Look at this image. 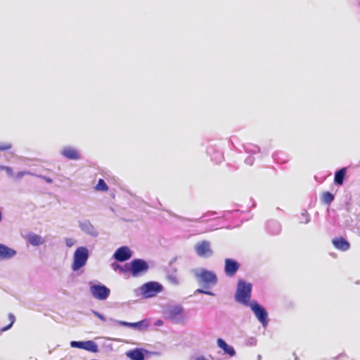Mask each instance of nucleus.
I'll return each mask as SVG.
<instances>
[{"instance_id":"nucleus-14","label":"nucleus","mask_w":360,"mask_h":360,"mask_svg":"<svg viewBox=\"0 0 360 360\" xmlns=\"http://www.w3.org/2000/svg\"><path fill=\"white\" fill-rule=\"evenodd\" d=\"M60 154L68 160H78L81 159V154L79 151L72 146L64 147L61 150Z\"/></svg>"},{"instance_id":"nucleus-40","label":"nucleus","mask_w":360,"mask_h":360,"mask_svg":"<svg viewBox=\"0 0 360 360\" xmlns=\"http://www.w3.org/2000/svg\"><path fill=\"white\" fill-rule=\"evenodd\" d=\"M257 344V340L256 338L251 337L248 340V345L251 346H255Z\"/></svg>"},{"instance_id":"nucleus-38","label":"nucleus","mask_w":360,"mask_h":360,"mask_svg":"<svg viewBox=\"0 0 360 360\" xmlns=\"http://www.w3.org/2000/svg\"><path fill=\"white\" fill-rule=\"evenodd\" d=\"M254 161H255L254 158L250 155L245 158V163L251 166L253 165Z\"/></svg>"},{"instance_id":"nucleus-3","label":"nucleus","mask_w":360,"mask_h":360,"mask_svg":"<svg viewBox=\"0 0 360 360\" xmlns=\"http://www.w3.org/2000/svg\"><path fill=\"white\" fill-rule=\"evenodd\" d=\"M125 273L136 278L145 275L149 270L148 263L143 259L136 258L125 264Z\"/></svg>"},{"instance_id":"nucleus-30","label":"nucleus","mask_w":360,"mask_h":360,"mask_svg":"<svg viewBox=\"0 0 360 360\" xmlns=\"http://www.w3.org/2000/svg\"><path fill=\"white\" fill-rule=\"evenodd\" d=\"M172 216H174V217H177L178 219H179L181 220L187 221H192V222H196V223L205 222V221H208V219H201V218H198V219H185L184 217H181L177 216V215H174V214H172Z\"/></svg>"},{"instance_id":"nucleus-23","label":"nucleus","mask_w":360,"mask_h":360,"mask_svg":"<svg viewBox=\"0 0 360 360\" xmlns=\"http://www.w3.org/2000/svg\"><path fill=\"white\" fill-rule=\"evenodd\" d=\"M212 152H214V148L210 147L207 149V153L210 155L214 162L216 163L221 162L223 160V154L220 151H216L214 154H212Z\"/></svg>"},{"instance_id":"nucleus-9","label":"nucleus","mask_w":360,"mask_h":360,"mask_svg":"<svg viewBox=\"0 0 360 360\" xmlns=\"http://www.w3.org/2000/svg\"><path fill=\"white\" fill-rule=\"evenodd\" d=\"M92 296L98 300H105L110 294V290L103 284H93L90 286Z\"/></svg>"},{"instance_id":"nucleus-10","label":"nucleus","mask_w":360,"mask_h":360,"mask_svg":"<svg viewBox=\"0 0 360 360\" xmlns=\"http://www.w3.org/2000/svg\"><path fill=\"white\" fill-rule=\"evenodd\" d=\"M70 346L73 348L82 349L91 352H98V345L93 340L86 341H71Z\"/></svg>"},{"instance_id":"nucleus-25","label":"nucleus","mask_w":360,"mask_h":360,"mask_svg":"<svg viewBox=\"0 0 360 360\" xmlns=\"http://www.w3.org/2000/svg\"><path fill=\"white\" fill-rule=\"evenodd\" d=\"M334 195L329 191H326L322 195V202L326 205H330L334 200Z\"/></svg>"},{"instance_id":"nucleus-35","label":"nucleus","mask_w":360,"mask_h":360,"mask_svg":"<svg viewBox=\"0 0 360 360\" xmlns=\"http://www.w3.org/2000/svg\"><path fill=\"white\" fill-rule=\"evenodd\" d=\"M12 148L11 143H0V151H5Z\"/></svg>"},{"instance_id":"nucleus-26","label":"nucleus","mask_w":360,"mask_h":360,"mask_svg":"<svg viewBox=\"0 0 360 360\" xmlns=\"http://www.w3.org/2000/svg\"><path fill=\"white\" fill-rule=\"evenodd\" d=\"M96 189L97 191H107L108 190V186L103 179H99L98 184L96 186Z\"/></svg>"},{"instance_id":"nucleus-41","label":"nucleus","mask_w":360,"mask_h":360,"mask_svg":"<svg viewBox=\"0 0 360 360\" xmlns=\"http://www.w3.org/2000/svg\"><path fill=\"white\" fill-rule=\"evenodd\" d=\"M4 171L10 176H12L13 175V171L12 168L10 167L6 166V167H4Z\"/></svg>"},{"instance_id":"nucleus-17","label":"nucleus","mask_w":360,"mask_h":360,"mask_svg":"<svg viewBox=\"0 0 360 360\" xmlns=\"http://www.w3.org/2000/svg\"><path fill=\"white\" fill-rule=\"evenodd\" d=\"M332 244L336 249L342 252H345L350 248L349 242L342 236L334 238L332 240Z\"/></svg>"},{"instance_id":"nucleus-42","label":"nucleus","mask_w":360,"mask_h":360,"mask_svg":"<svg viewBox=\"0 0 360 360\" xmlns=\"http://www.w3.org/2000/svg\"><path fill=\"white\" fill-rule=\"evenodd\" d=\"M162 325H163V321L161 319H158L155 322V326H161Z\"/></svg>"},{"instance_id":"nucleus-31","label":"nucleus","mask_w":360,"mask_h":360,"mask_svg":"<svg viewBox=\"0 0 360 360\" xmlns=\"http://www.w3.org/2000/svg\"><path fill=\"white\" fill-rule=\"evenodd\" d=\"M194 294H205L210 296H215V294L210 290H207V289L203 288H198L195 290Z\"/></svg>"},{"instance_id":"nucleus-11","label":"nucleus","mask_w":360,"mask_h":360,"mask_svg":"<svg viewBox=\"0 0 360 360\" xmlns=\"http://www.w3.org/2000/svg\"><path fill=\"white\" fill-rule=\"evenodd\" d=\"M133 255L132 251L128 246H121L117 248L113 255L112 258L120 262H124L129 260Z\"/></svg>"},{"instance_id":"nucleus-5","label":"nucleus","mask_w":360,"mask_h":360,"mask_svg":"<svg viewBox=\"0 0 360 360\" xmlns=\"http://www.w3.org/2000/svg\"><path fill=\"white\" fill-rule=\"evenodd\" d=\"M184 308L181 304L169 306L163 310V315L165 319L174 323H181L184 322Z\"/></svg>"},{"instance_id":"nucleus-13","label":"nucleus","mask_w":360,"mask_h":360,"mask_svg":"<svg viewBox=\"0 0 360 360\" xmlns=\"http://www.w3.org/2000/svg\"><path fill=\"white\" fill-rule=\"evenodd\" d=\"M79 227L84 233L91 237H97L99 234L94 226L88 219L79 221Z\"/></svg>"},{"instance_id":"nucleus-18","label":"nucleus","mask_w":360,"mask_h":360,"mask_svg":"<svg viewBox=\"0 0 360 360\" xmlns=\"http://www.w3.org/2000/svg\"><path fill=\"white\" fill-rule=\"evenodd\" d=\"M114 321L122 326L132 328L139 330H141L143 327L144 329H146L148 328V323L146 320H141L140 321L134 323L117 320H115Z\"/></svg>"},{"instance_id":"nucleus-19","label":"nucleus","mask_w":360,"mask_h":360,"mask_svg":"<svg viewBox=\"0 0 360 360\" xmlns=\"http://www.w3.org/2000/svg\"><path fill=\"white\" fill-rule=\"evenodd\" d=\"M147 351L143 348H136L129 350L126 355L131 360H144Z\"/></svg>"},{"instance_id":"nucleus-20","label":"nucleus","mask_w":360,"mask_h":360,"mask_svg":"<svg viewBox=\"0 0 360 360\" xmlns=\"http://www.w3.org/2000/svg\"><path fill=\"white\" fill-rule=\"evenodd\" d=\"M347 168L342 167L337 170L334 175V184L338 186H342L346 177Z\"/></svg>"},{"instance_id":"nucleus-28","label":"nucleus","mask_w":360,"mask_h":360,"mask_svg":"<svg viewBox=\"0 0 360 360\" xmlns=\"http://www.w3.org/2000/svg\"><path fill=\"white\" fill-rule=\"evenodd\" d=\"M167 280L170 284L174 285H179L180 284L179 279L174 274H168L167 276Z\"/></svg>"},{"instance_id":"nucleus-43","label":"nucleus","mask_w":360,"mask_h":360,"mask_svg":"<svg viewBox=\"0 0 360 360\" xmlns=\"http://www.w3.org/2000/svg\"><path fill=\"white\" fill-rule=\"evenodd\" d=\"M161 206H162V204L160 202H158V206H154V207L156 209H158V210H162Z\"/></svg>"},{"instance_id":"nucleus-6","label":"nucleus","mask_w":360,"mask_h":360,"mask_svg":"<svg viewBox=\"0 0 360 360\" xmlns=\"http://www.w3.org/2000/svg\"><path fill=\"white\" fill-rule=\"evenodd\" d=\"M164 290L163 285L158 281H148L140 287V291L143 297L146 299L155 297Z\"/></svg>"},{"instance_id":"nucleus-22","label":"nucleus","mask_w":360,"mask_h":360,"mask_svg":"<svg viewBox=\"0 0 360 360\" xmlns=\"http://www.w3.org/2000/svg\"><path fill=\"white\" fill-rule=\"evenodd\" d=\"M267 230L272 235H278L281 231V225L276 220H269L267 223Z\"/></svg>"},{"instance_id":"nucleus-16","label":"nucleus","mask_w":360,"mask_h":360,"mask_svg":"<svg viewBox=\"0 0 360 360\" xmlns=\"http://www.w3.org/2000/svg\"><path fill=\"white\" fill-rule=\"evenodd\" d=\"M217 345L219 348L223 350L224 354L229 356L230 357L235 356L236 354V352L234 347L231 345H229L226 343V342L222 338H218L217 340Z\"/></svg>"},{"instance_id":"nucleus-33","label":"nucleus","mask_w":360,"mask_h":360,"mask_svg":"<svg viewBox=\"0 0 360 360\" xmlns=\"http://www.w3.org/2000/svg\"><path fill=\"white\" fill-rule=\"evenodd\" d=\"M112 268L115 270V271H117V270H119L122 272H124L125 273V264L122 266H121L120 264H119L117 262H113L112 264Z\"/></svg>"},{"instance_id":"nucleus-36","label":"nucleus","mask_w":360,"mask_h":360,"mask_svg":"<svg viewBox=\"0 0 360 360\" xmlns=\"http://www.w3.org/2000/svg\"><path fill=\"white\" fill-rule=\"evenodd\" d=\"M91 312L93 313L94 315H95L96 317H98L101 321H106L105 317L103 314L99 313L98 311H97L96 310H94V309H91Z\"/></svg>"},{"instance_id":"nucleus-39","label":"nucleus","mask_w":360,"mask_h":360,"mask_svg":"<svg viewBox=\"0 0 360 360\" xmlns=\"http://www.w3.org/2000/svg\"><path fill=\"white\" fill-rule=\"evenodd\" d=\"M217 214V212L215 211H208L207 212L205 213L202 216V218H207L208 217H212V216L216 215Z\"/></svg>"},{"instance_id":"nucleus-37","label":"nucleus","mask_w":360,"mask_h":360,"mask_svg":"<svg viewBox=\"0 0 360 360\" xmlns=\"http://www.w3.org/2000/svg\"><path fill=\"white\" fill-rule=\"evenodd\" d=\"M75 243V240L71 238H65V244L68 248H70L74 245Z\"/></svg>"},{"instance_id":"nucleus-34","label":"nucleus","mask_w":360,"mask_h":360,"mask_svg":"<svg viewBox=\"0 0 360 360\" xmlns=\"http://www.w3.org/2000/svg\"><path fill=\"white\" fill-rule=\"evenodd\" d=\"M34 176H37V177H38L39 179H41L44 180L48 184L53 183V180L50 177H48V176H44V175H41V174H35Z\"/></svg>"},{"instance_id":"nucleus-32","label":"nucleus","mask_w":360,"mask_h":360,"mask_svg":"<svg viewBox=\"0 0 360 360\" xmlns=\"http://www.w3.org/2000/svg\"><path fill=\"white\" fill-rule=\"evenodd\" d=\"M25 175H31V176H34L35 174H33L29 171H21V172H18L16 175H15V178L17 179H21L22 177H23Z\"/></svg>"},{"instance_id":"nucleus-21","label":"nucleus","mask_w":360,"mask_h":360,"mask_svg":"<svg viewBox=\"0 0 360 360\" xmlns=\"http://www.w3.org/2000/svg\"><path fill=\"white\" fill-rule=\"evenodd\" d=\"M28 243L33 246H39L44 243V239L39 235L30 232L27 236Z\"/></svg>"},{"instance_id":"nucleus-44","label":"nucleus","mask_w":360,"mask_h":360,"mask_svg":"<svg viewBox=\"0 0 360 360\" xmlns=\"http://www.w3.org/2000/svg\"><path fill=\"white\" fill-rule=\"evenodd\" d=\"M6 166H4V165H0V170H4V167H6Z\"/></svg>"},{"instance_id":"nucleus-15","label":"nucleus","mask_w":360,"mask_h":360,"mask_svg":"<svg viewBox=\"0 0 360 360\" xmlns=\"http://www.w3.org/2000/svg\"><path fill=\"white\" fill-rule=\"evenodd\" d=\"M17 255V251L8 245L0 243V261L10 260Z\"/></svg>"},{"instance_id":"nucleus-8","label":"nucleus","mask_w":360,"mask_h":360,"mask_svg":"<svg viewBox=\"0 0 360 360\" xmlns=\"http://www.w3.org/2000/svg\"><path fill=\"white\" fill-rule=\"evenodd\" d=\"M194 250L196 255L201 258H210L214 255L211 243L206 240L198 242L194 246Z\"/></svg>"},{"instance_id":"nucleus-7","label":"nucleus","mask_w":360,"mask_h":360,"mask_svg":"<svg viewBox=\"0 0 360 360\" xmlns=\"http://www.w3.org/2000/svg\"><path fill=\"white\" fill-rule=\"evenodd\" d=\"M249 307L260 323L266 327L268 325V312L257 300H252Z\"/></svg>"},{"instance_id":"nucleus-12","label":"nucleus","mask_w":360,"mask_h":360,"mask_svg":"<svg viewBox=\"0 0 360 360\" xmlns=\"http://www.w3.org/2000/svg\"><path fill=\"white\" fill-rule=\"evenodd\" d=\"M240 263L231 258H226L224 260V273L228 277H233L238 271Z\"/></svg>"},{"instance_id":"nucleus-24","label":"nucleus","mask_w":360,"mask_h":360,"mask_svg":"<svg viewBox=\"0 0 360 360\" xmlns=\"http://www.w3.org/2000/svg\"><path fill=\"white\" fill-rule=\"evenodd\" d=\"M243 148L245 153L251 155L258 153L260 151V148L258 146L250 143L245 144Z\"/></svg>"},{"instance_id":"nucleus-1","label":"nucleus","mask_w":360,"mask_h":360,"mask_svg":"<svg viewBox=\"0 0 360 360\" xmlns=\"http://www.w3.org/2000/svg\"><path fill=\"white\" fill-rule=\"evenodd\" d=\"M193 275L198 284L201 285L205 289H209L217 285L218 278L215 272L202 268L200 269H193Z\"/></svg>"},{"instance_id":"nucleus-2","label":"nucleus","mask_w":360,"mask_h":360,"mask_svg":"<svg viewBox=\"0 0 360 360\" xmlns=\"http://www.w3.org/2000/svg\"><path fill=\"white\" fill-rule=\"evenodd\" d=\"M252 290V285L246 282L243 279H239L237 283L236 290L235 293V300L247 307L251 303V295Z\"/></svg>"},{"instance_id":"nucleus-45","label":"nucleus","mask_w":360,"mask_h":360,"mask_svg":"<svg viewBox=\"0 0 360 360\" xmlns=\"http://www.w3.org/2000/svg\"><path fill=\"white\" fill-rule=\"evenodd\" d=\"M261 358H262V356H261L260 354H259V355L257 356V359H258V360H260V359H261Z\"/></svg>"},{"instance_id":"nucleus-4","label":"nucleus","mask_w":360,"mask_h":360,"mask_svg":"<svg viewBox=\"0 0 360 360\" xmlns=\"http://www.w3.org/2000/svg\"><path fill=\"white\" fill-rule=\"evenodd\" d=\"M90 253L86 246L78 247L73 255V261L71 269L73 271H77L84 267L89 259Z\"/></svg>"},{"instance_id":"nucleus-29","label":"nucleus","mask_w":360,"mask_h":360,"mask_svg":"<svg viewBox=\"0 0 360 360\" xmlns=\"http://www.w3.org/2000/svg\"><path fill=\"white\" fill-rule=\"evenodd\" d=\"M8 319L10 321V323L8 325H7L6 326L3 327L1 329V332L6 331V330H9L13 326V323L15 321V316L13 314H9Z\"/></svg>"},{"instance_id":"nucleus-27","label":"nucleus","mask_w":360,"mask_h":360,"mask_svg":"<svg viewBox=\"0 0 360 360\" xmlns=\"http://www.w3.org/2000/svg\"><path fill=\"white\" fill-rule=\"evenodd\" d=\"M311 220L310 216L306 210H303L300 217V222L302 224H308Z\"/></svg>"}]
</instances>
